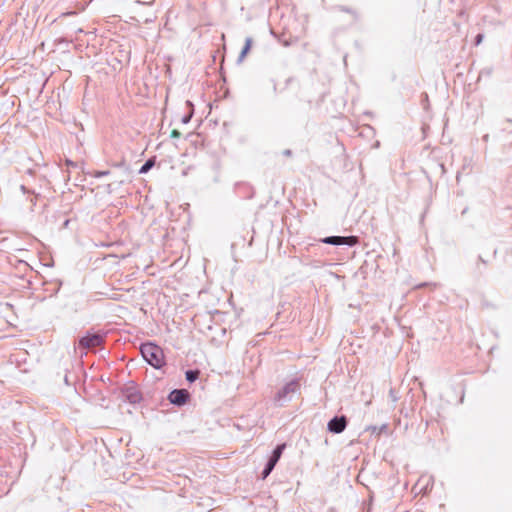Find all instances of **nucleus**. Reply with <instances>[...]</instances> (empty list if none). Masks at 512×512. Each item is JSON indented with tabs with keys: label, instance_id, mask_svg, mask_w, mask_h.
Wrapping results in <instances>:
<instances>
[{
	"label": "nucleus",
	"instance_id": "f257e3e1",
	"mask_svg": "<svg viewBox=\"0 0 512 512\" xmlns=\"http://www.w3.org/2000/svg\"><path fill=\"white\" fill-rule=\"evenodd\" d=\"M140 352L144 360L155 369L165 365L164 352L158 345L151 342L143 343L140 346Z\"/></svg>",
	"mask_w": 512,
	"mask_h": 512
},
{
	"label": "nucleus",
	"instance_id": "f03ea898",
	"mask_svg": "<svg viewBox=\"0 0 512 512\" xmlns=\"http://www.w3.org/2000/svg\"><path fill=\"white\" fill-rule=\"evenodd\" d=\"M300 388L301 384L299 379H292L275 393L273 400L278 406H283L285 403L292 400L294 394L299 392Z\"/></svg>",
	"mask_w": 512,
	"mask_h": 512
},
{
	"label": "nucleus",
	"instance_id": "7ed1b4c3",
	"mask_svg": "<svg viewBox=\"0 0 512 512\" xmlns=\"http://www.w3.org/2000/svg\"><path fill=\"white\" fill-rule=\"evenodd\" d=\"M105 341V334L87 332L78 341V347L82 350L101 346Z\"/></svg>",
	"mask_w": 512,
	"mask_h": 512
},
{
	"label": "nucleus",
	"instance_id": "20e7f679",
	"mask_svg": "<svg viewBox=\"0 0 512 512\" xmlns=\"http://www.w3.org/2000/svg\"><path fill=\"white\" fill-rule=\"evenodd\" d=\"M322 242L330 245H347L354 246L358 243V237L356 236H329L322 239Z\"/></svg>",
	"mask_w": 512,
	"mask_h": 512
},
{
	"label": "nucleus",
	"instance_id": "39448f33",
	"mask_svg": "<svg viewBox=\"0 0 512 512\" xmlns=\"http://www.w3.org/2000/svg\"><path fill=\"white\" fill-rule=\"evenodd\" d=\"M190 394L186 389H174L168 395L171 404L182 406L188 402Z\"/></svg>",
	"mask_w": 512,
	"mask_h": 512
},
{
	"label": "nucleus",
	"instance_id": "423d86ee",
	"mask_svg": "<svg viewBox=\"0 0 512 512\" xmlns=\"http://www.w3.org/2000/svg\"><path fill=\"white\" fill-rule=\"evenodd\" d=\"M347 418L345 416H335L327 424V429L331 433L339 434L345 430Z\"/></svg>",
	"mask_w": 512,
	"mask_h": 512
},
{
	"label": "nucleus",
	"instance_id": "0eeeda50",
	"mask_svg": "<svg viewBox=\"0 0 512 512\" xmlns=\"http://www.w3.org/2000/svg\"><path fill=\"white\" fill-rule=\"evenodd\" d=\"M124 395L127 401H129L131 404L140 403L142 400L140 391L134 386L126 387L124 390Z\"/></svg>",
	"mask_w": 512,
	"mask_h": 512
},
{
	"label": "nucleus",
	"instance_id": "6e6552de",
	"mask_svg": "<svg viewBox=\"0 0 512 512\" xmlns=\"http://www.w3.org/2000/svg\"><path fill=\"white\" fill-rule=\"evenodd\" d=\"M252 43H253L252 38L251 37H247L246 40H245V45H244L243 49L241 50V53H240V55L238 57V62H242L243 59L246 57L247 53L251 49Z\"/></svg>",
	"mask_w": 512,
	"mask_h": 512
},
{
	"label": "nucleus",
	"instance_id": "1a4fd4ad",
	"mask_svg": "<svg viewBox=\"0 0 512 512\" xmlns=\"http://www.w3.org/2000/svg\"><path fill=\"white\" fill-rule=\"evenodd\" d=\"M276 464L277 463L274 460H271L269 458L268 462L266 463V465L262 471V479H265L269 476V474L272 472V470L274 469Z\"/></svg>",
	"mask_w": 512,
	"mask_h": 512
},
{
	"label": "nucleus",
	"instance_id": "9d476101",
	"mask_svg": "<svg viewBox=\"0 0 512 512\" xmlns=\"http://www.w3.org/2000/svg\"><path fill=\"white\" fill-rule=\"evenodd\" d=\"M285 449V444L277 445L276 448L273 450L272 455L270 456L271 460H274L276 463L280 459L283 450Z\"/></svg>",
	"mask_w": 512,
	"mask_h": 512
},
{
	"label": "nucleus",
	"instance_id": "9b49d317",
	"mask_svg": "<svg viewBox=\"0 0 512 512\" xmlns=\"http://www.w3.org/2000/svg\"><path fill=\"white\" fill-rule=\"evenodd\" d=\"M155 165V157L148 159L140 168L139 173H147Z\"/></svg>",
	"mask_w": 512,
	"mask_h": 512
},
{
	"label": "nucleus",
	"instance_id": "f8f14e48",
	"mask_svg": "<svg viewBox=\"0 0 512 512\" xmlns=\"http://www.w3.org/2000/svg\"><path fill=\"white\" fill-rule=\"evenodd\" d=\"M199 374H200V371L197 369L196 370H188L185 373V377L189 383H192L198 379Z\"/></svg>",
	"mask_w": 512,
	"mask_h": 512
},
{
	"label": "nucleus",
	"instance_id": "ddd939ff",
	"mask_svg": "<svg viewBox=\"0 0 512 512\" xmlns=\"http://www.w3.org/2000/svg\"><path fill=\"white\" fill-rule=\"evenodd\" d=\"M337 9L339 11H341V12H345V13H348V14L352 15V17L355 20L359 19V13L355 9H352V8H349V7H346V6H338Z\"/></svg>",
	"mask_w": 512,
	"mask_h": 512
},
{
	"label": "nucleus",
	"instance_id": "4468645a",
	"mask_svg": "<svg viewBox=\"0 0 512 512\" xmlns=\"http://www.w3.org/2000/svg\"><path fill=\"white\" fill-rule=\"evenodd\" d=\"M110 174V171L109 170H103V171H96L94 173V177L95 178H101V177H104V176H107Z\"/></svg>",
	"mask_w": 512,
	"mask_h": 512
},
{
	"label": "nucleus",
	"instance_id": "2eb2a0df",
	"mask_svg": "<svg viewBox=\"0 0 512 512\" xmlns=\"http://www.w3.org/2000/svg\"><path fill=\"white\" fill-rule=\"evenodd\" d=\"M389 396H390V398L392 399L393 402H396L398 400L396 392L393 389H391L389 391Z\"/></svg>",
	"mask_w": 512,
	"mask_h": 512
},
{
	"label": "nucleus",
	"instance_id": "dca6fc26",
	"mask_svg": "<svg viewBox=\"0 0 512 512\" xmlns=\"http://www.w3.org/2000/svg\"><path fill=\"white\" fill-rule=\"evenodd\" d=\"M483 38H484V35H483V34H478V35L475 37V45H479V44L483 41Z\"/></svg>",
	"mask_w": 512,
	"mask_h": 512
},
{
	"label": "nucleus",
	"instance_id": "f3484780",
	"mask_svg": "<svg viewBox=\"0 0 512 512\" xmlns=\"http://www.w3.org/2000/svg\"><path fill=\"white\" fill-rule=\"evenodd\" d=\"M191 117H192V113H190V114H188V115H185V116L182 118V123L187 124V123L191 120Z\"/></svg>",
	"mask_w": 512,
	"mask_h": 512
},
{
	"label": "nucleus",
	"instance_id": "a211bd4d",
	"mask_svg": "<svg viewBox=\"0 0 512 512\" xmlns=\"http://www.w3.org/2000/svg\"><path fill=\"white\" fill-rule=\"evenodd\" d=\"M180 135H181V134H180V132H179L178 130H173V131L171 132V137H172V138H179V137H180Z\"/></svg>",
	"mask_w": 512,
	"mask_h": 512
},
{
	"label": "nucleus",
	"instance_id": "6ab92c4d",
	"mask_svg": "<svg viewBox=\"0 0 512 512\" xmlns=\"http://www.w3.org/2000/svg\"><path fill=\"white\" fill-rule=\"evenodd\" d=\"M283 155L286 157H290L292 155V151L290 149H286L283 151Z\"/></svg>",
	"mask_w": 512,
	"mask_h": 512
},
{
	"label": "nucleus",
	"instance_id": "aec40b11",
	"mask_svg": "<svg viewBox=\"0 0 512 512\" xmlns=\"http://www.w3.org/2000/svg\"><path fill=\"white\" fill-rule=\"evenodd\" d=\"M66 164L69 166H75V164L71 160H66Z\"/></svg>",
	"mask_w": 512,
	"mask_h": 512
},
{
	"label": "nucleus",
	"instance_id": "412c9836",
	"mask_svg": "<svg viewBox=\"0 0 512 512\" xmlns=\"http://www.w3.org/2000/svg\"><path fill=\"white\" fill-rule=\"evenodd\" d=\"M71 14H75V12L62 13V16L71 15Z\"/></svg>",
	"mask_w": 512,
	"mask_h": 512
},
{
	"label": "nucleus",
	"instance_id": "4be33fe9",
	"mask_svg": "<svg viewBox=\"0 0 512 512\" xmlns=\"http://www.w3.org/2000/svg\"><path fill=\"white\" fill-rule=\"evenodd\" d=\"M83 354L86 355L85 350H83L82 354H80V357H83Z\"/></svg>",
	"mask_w": 512,
	"mask_h": 512
},
{
	"label": "nucleus",
	"instance_id": "5701e85b",
	"mask_svg": "<svg viewBox=\"0 0 512 512\" xmlns=\"http://www.w3.org/2000/svg\"><path fill=\"white\" fill-rule=\"evenodd\" d=\"M292 81V78H288L287 79V83L291 82Z\"/></svg>",
	"mask_w": 512,
	"mask_h": 512
},
{
	"label": "nucleus",
	"instance_id": "b1692460",
	"mask_svg": "<svg viewBox=\"0 0 512 512\" xmlns=\"http://www.w3.org/2000/svg\"><path fill=\"white\" fill-rule=\"evenodd\" d=\"M508 121L512 123V119H508Z\"/></svg>",
	"mask_w": 512,
	"mask_h": 512
}]
</instances>
